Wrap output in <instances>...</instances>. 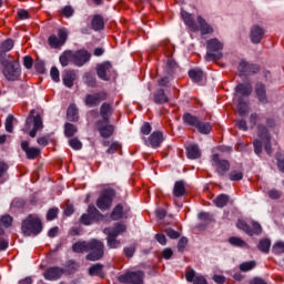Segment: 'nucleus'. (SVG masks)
I'll return each instance as SVG.
<instances>
[{
    "instance_id": "1",
    "label": "nucleus",
    "mask_w": 284,
    "mask_h": 284,
    "mask_svg": "<svg viewBox=\"0 0 284 284\" xmlns=\"http://www.w3.org/2000/svg\"><path fill=\"white\" fill-rule=\"evenodd\" d=\"M43 231L41 217L37 214H29L21 223V232L24 236H38Z\"/></svg>"
},
{
    "instance_id": "2",
    "label": "nucleus",
    "mask_w": 284,
    "mask_h": 284,
    "mask_svg": "<svg viewBox=\"0 0 284 284\" xmlns=\"http://www.w3.org/2000/svg\"><path fill=\"white\" fill-rule=\"evenodd\" d=\"M257 134L261 140H255L253 142L255 154H261V152H263V145L266 154H272V143H271L272 138L270 136V132L267 131V128L263 125H258Z\"/></svg>"
},
{
    "instance_id": "3",
    "label": "nucleus",
    "mask_w": 284,
    "mask_h": 284,
    "mask_svg": "<svg viewBox=\"0 0 284 284\" xmlns=\"http://www.w3.org/2000/svg\"><path fill=\"white\" fill-rule=\"evenodd\" d=\"M126 230L128 227L125 226V224L121 222L115 223L114 227H105L103 230L104 234H106L108 245L109 247H111V250H116V247H121V241L116 240V236L123 234Z\"/></svg>"
},
{
    "instance_id": "4",
    "label": "nucleus",
    "mask_w": 284,
    "mask_h": 284,
    "mask_svg": "<svg viewBox=\"0 0 284 284\" xmlns=\"http://www.w3.org/2000/svg\"><path fill=\"white\" fill-rule=\"evenodd\" d=\"M31 128L32 130L30 131ZM39 130H43V119H41V114L37 113V110L32 109L26 120V124L22 131L29 132V136H31V139H34Z\"/></svg>"
},
{
    "instance_id": "5",
    "label": "nucleus",
    "mask_w": 284,
    "mask_h": 284,
    "mask_svg": "<svg viewBox=\"0 0 284 284\" xmlns=\"http://www.w3.org/2000/svg\"><path fill=\"white\" fill-rule=\"evenodd\" d=\"M0 63L3 67L2 74L7 81H17V79L21 77V68L19 67V62L10 61L0 55Z\"/></svg>"
},
{
    "instance_id": "6",
    "label": "nucleus",
    "mask_w": 284,
    "mask_h": 284,
    "mask_svg": "<svg viewBox=\"0 0 284 284\" xmlns=\"http://www.w3.org/2000/svg\"><path fill=\"white\" fill-rule=\"evenodd\" d=\"M182 119L185 125L195 128L200 134H210L212 132V124L210 122H203L197 116L192 115V113H184Z\"/></svg>"
},
{
    "instance_id": "7",
    "label": "nucleus",
    "mask_w": 284,
    "mask_h": 284,
    "mask_svg": "<svg viewBox=\"0 0 284 284\" xmlns=\"http://www.w3.org/2000/svg\"><path fill=\"white\" fill-rule=\"evenodd\" d=\"M206 55L205 61H219L223 59V42L213 38L206 41Z\"/></svg>"
},
{
    "instance_id": "8",
    "label": "nucleus",
    "mask_w": 284,
    "mask_h": 284,
    "mask_svg": "<svg viewBox=\"0 0 284 284\" xmlns=\"http://www.w3.org/2000/svg\"><path fill=\"white\" fill-rule=\"evenodd\" d=\"M88 252L87 261H101L105 252V246L103 245V242L93 239L89 241Z\"/></svg>"
},
{
    "instance_id": "9",
    "label": "nucleus",
    "mask_w": 284,
    "mask_h": 284,
    "mask_svg": "<svg viewBox=\"0 0 284 284\" xmlns=\"http://www.w3.org/2000/svg\"><path fill=\"white\" fill-rule=\"evenodd\" d=\"M114 196H116L114 189H105L101 192L100 196L97 200V207L102 211L110 210V207H112Z\"/></svg>"
},
{
    "instance_id": "10",
    "label": "nucleus",
    "mask_w": 284,
    "mask_h": 284,
    "mask_svg": "<svg viewBox=\"0 0 284 284\" xmlns=\"http://www.w3.org/2000/svg\"><path fill=\"white\" fill-rule=\"evenodd\" d=\"M212 166L219 176H225L230 172V161L222 159L217 153L212 155Z\"/></svg>"
},
{
    "instance_id": "11",
    "label": "nucleus",
    "mask_w": 284,
    "mask_h": 284,
    "mask_svg": "<svg viewBox=\"0 0 284 284\" xmlns=\"http://www.w3.org/2000/svg\"><path fill=\"white\" fill-rule=\"evenodd\" d=\"M236 227L245 232L248 236H258L263 232V227L257 222H252L251 225L243 220H239L236 223Z\"/></svg>"
},
{
    "instance_id": "12",
    "label": "nucleus",
    "mask_w": 284,
    "mask_h": 284,
    "mask_svg": "<svg viewBox=\"0 0 284 284\" xmlns=\"http://www.w3.org/2000/svg\"><path fill=\"white\" fill-rule=\"evenodd\" d=\"M108 100V92L100 91L97 93H89L84 98V104L88 108H99L101 105L102 101Z\"/></svg>"
},
{
    "instance_id": "13",
    "label": "nucleus",
    "mask_w": 284,
    "mask_h": 284,
    "mask_svg": "<svg viewBox=\"0 0 284 284\" xmlns=\"http://www.w3.org/2000/svg\"><path fill=\"white\" fill-rule=\"evenodd\" d=\"M143 278H145V273L142 271L128 272L119 276L120 283L124 284H143Z\"/></svg>"
},
{
    "instance_id": "14",
    "label": "nucleus",
    "mask_w": 284,
    "mask_h": 284,
    "mask_svg": "<svg viewBox=\"0 0 284 284\" xmlns=\"http://www.w3.org/2000/svg\"><path fill=\"white\" fill-rule=\"evenodd\" d=\"M95 72L101 81H110L112 78V72H114V68L110 61H104L97 64Z\"/></svg>"
},
{
    "instance_id": "15",
    "label": "nucleus",
    "mask_w": 284,
    "mask_h": 284,
    "mask_svg": "<svg viewBox=\"0 0 284 284\" xmlns=\"http://www.w3.org/2000/svg\"><path fill=\"white\" fill-rule=\"evenodd\" d=\"M65 41H68V31L65 29H59L58 37L55 34H51L48 39L50 48L54 49H59L61 45H64Z\"/></svg>"
},
{
    "instance_id": "16",
    "label": "nucleus",
    "mask_w": 284,
    "mask_h": 284,
    "mask_svg": "<svg viewBox=\"0 0 284 284\" xmlns=\"http://www.w3.org/2000/svg\"><path fill=\"white\" fill-rule=\"evenodd\" d=\"M130 217V206L125 203H119L114 206L113 211L111 212L112 221H121V219H129Z\"/></svg>"
},
{
    "instance_id": "17",
    "label": "nucleus",
    "mask_w": 284,
    "mask_h": 284,
    "mask_svg": "<svg viewBox=\"0 0 284 284\" xmlns=\"http://www.w3.org/2000/svg\"><path fill=\"white\" fill-rule=\"evenodd\" d=\"M95 130H98L102 139H110L114 134V125L105 123L103 120L95 122Z\"/></svg>"
},
{
    "instance_id": "18",
    "label": "nucleus",
    "mask_w": 284,
    "mask_h": 284,
    "mask_svg": "<svg viewBox=\"0 0 284 284\" xmlns=\"http://www.w3.org/2000/svg\"><path fill=\"white\" fill-rule=\"evenodd\" d=\"M21 150L26 153L27 159L30 161H34L38 156H41V149L30 146V142L22 141L21 142Z\"/></svg>"
},
{
    "instance_id": "19",
    "label": "nucleus",
    "mask_w": 284,
    "mask_h": 284,
    "mask_svg": "<svg viewBox=\"0 0 284 284\" xmlns=\"http://www.w3.org/2000/svg\"><path fill=\"white\" fill-rule=\"evenodd\" d=\"M90 59H92V54L88 50H79L73 53V63L78 65V68L85 65Z\"/></svg>"
},
{
    "instance_id": "20",
    "label": "nucleus",
    "mask_w": 284,
    "mask_h": 284,
    "mask_svg": "<svg viewBox=\"0 0 284 284\" xmlns=\"http://www.w3.org/2000/svg\"><path fill=\"white\" fill-rule=\"evenodd\" d=\"M161 48L164 51V54L166 57H169L168 61H166V65L169 68H175L176 67V62H174V60H172V54H174V45L170 43L169 40H164L163 42H161Z\"/></svg>"
},
{
    "instance_id": "21",
    "label": "nucleus",
    "mask_w": 284,
    "mask_h": 284,
    "mask_svg": "<svg viewBox=\"0 0 284 284\" xmlns=\"http://www.w3.org/2000/svg\"><path fill=\"white\" fill-rule=\"evenodd\" d=\"M185 278L187 283L193 284H207V280L203 275H196V271L192 267L186 268Z\"/></svg>"
},
{
    "instance_id": "22",
    "label": "nucleus",
    "mask_w": 284,
    "mask_h": 284,
    "mask_svg": "<svg viewBox=\"0 0 284 284\" xmlns=\"http://www.w3.org/2000/svg\"><path fill=\"white\" fill-rule=\"evenodd\" d=\"M43 276L45 281H59L63 276V268L57 266L50 267L44 271Z\"/></svg>"
},
{
    "instance_id": "23",
    "label": "nucleus",
    "mask_w": 284,
    "mask_h": 284,
    "mask_svg": "<svg viewBox=\"0 0 284 284\" xmlns=\"http://www.w3.org/2000/svg\"><path fill=\"white\" fill-rule=\"evenodd\" d=\"M145 143L153 149L161 148V143H163V132L154 131Z\"/></svg>"
},
{
    "instance_id": "24",
    "label": "nucleus",
    "mask_w": 284,
    "mask_h": 284,
    "mask_svg": "<svg viewBox=\"0 0 284 284\" xmlns=\"http://www.w3.org/2000/svg\"><path fill=\"white\" fill-rule=\"evenodd\" d=\"M181 18L192 32H199V24L194 20V16L187 13V11H181Z\"/></svg>"
},
{
    "instance_id": "25",
    "label": "nucleus",
    "mask_w": 284,
    "mask_h": 284,
    "mask_svg": "<svg viewBox=\"0 0 284 284\" xmlns=\"http://www.w3.org/2000/svg\"><path fill=\"white\" fill-rule=\"evenodd\" d=\"M265 36V30L260 26H253L251 28V41L252 43H261L263 41V37Z\"/></svg>"
},
{
    "instance_id": "26",
    "label": "nucleus",
    "mask_w": 284,
    "mask_h": 284,
    "mask_svg": "<svg viewBox=\"0 0 284 284\" xmlns=\"http://www.w3.org/2000/svg\"><path fill=\"white\" fill-rule=\"evenodd\" d=\"M197 27L199 32H201L202 37H205V34H212L214 32V28L203 19V17L197 16Z\"/></svg>"
},
{
    "instance_id": "27",
    "label": "nucleus",
    "mask_w": 284,
    "mask_h": 284,
    "mask_svg": "<svg viewBox=\"0 0 284 284\" xmlns=\"http://www.w3.org/2000/svg\"><path fill=\"white\" fill-rule=\"evenodd\" d=\"M12 223H14V217H12L10 214L0 216V236L6 234V230L12 227Z\"/></svg>"
},
{
    "instance_id": "28",
    "label": "nucleus",
    "mask_w": 284,
    "mask_h": 284,
    "mask_svg": "<svg viewBox=\"0 0 284 284\" xmlns=\"http://www.w3.org/2000/svg\"><path fill=\"white\" fill-rule=\"evenodd\" d=\"M62 81L65 88H72L74 85V81H77V72L72 70L64 71L62 75Z\"/></svg>"
},
{
    "instance_id": "29",
    "label": "nucleus",
    "mask_w": 284,
    "mask_h": 284,
    "mask_svg": "<svg viewBox=\"0 0 284 284\" xmlns=\"http://www.w3.org/2000/svg\"><path fill=\"white\" fill-rule=\"evenodd\" d=\"M91 27H92V30H94L95 32H100V30H105V21L103 20V16L101 14L93 16L91 20Z\"/></svg>"
},
{
    "instance_id": "30",
    "label": "nucleus",
    "mask_w": 284,
    "mask_h": 284,
    "mask_svg": "<svg viewBox=\"0 0 284 284\" xmlns=\"http://www.w3.org/2000/svg\"><path fill=\"white\" fill-rule=\"evenodd\" d=\"M255 94L260 103H267V91L265 90V84L258 82L255 85Z\"/></svg>"
},
{
    "instance_id": "31",
    "label": "nucleus",
    "mask_w": 284,
    "mask_h": 284,
    "mask_svg": "<svg viewBox=\"0 0 284 284\" xmlns=\"http://www.w3.org/2000/svg\"><path fill=\"white\" fill-rule=\"evenodd\" d=\"M236 94L240 97H250L252 94V83H240L235 87Z\"/></svg>"
},
{
    "instance_id": "32",
    "label": "nucleus",
    "mask_w": 284,
    "mask_h": 284,
    "mask_svg": "<svg viewBox=\"0 0 284 284\" xmlns=\"http://www.w3.org/2000/svg\"><path fill=\"white\" fill-rule=\"evenodd\" d=\"M173 196H175V199L185 196V182H183V180L176 181L174 183Z\"/></svg>"
},
{
    "instance_id": "33",
    "label": "nucleus",
    "mask_w": 284,
    "mask_h": 284,
    "mask_svg": "<svg viewBox=\"0 0 284 284\" xmlns=\"http://www.w3.org/2000/svg\"><path fill=\"white\" fill-rule=\"evenodd\" d=\"M153 101L154 103H156V105H163L164 103H168L170 99L168 98L163 89H159L153 94Z\"/></svg>"
},
{
    "instance_id": "34",
    "label": "nucleus",
    "mask_w": 284,
    "mask_h": 284,
    "mask_svg": "<svg viewBox=\"0 0 284 284\" xmlns=\"http://www.w3.org/2000/svg\"><path fill=\"white\" fill-rule=\"evenodd\" d=\"M100 114L104 123H110V114H112V105H110L109 103H103L100 108Z\"/></svg>"
},
{
    "instance_id": "35",
    "label": "nucleus",
    "mask_w": 284,
    "mask_h": 284,
    "mask_svg": "<svg viewBox=\"0 0 284 284\" xmlns=\"http://www.w3.org/2000/svg\"><path fill=\"white\" fill-rule=\"evenodd\" d=\"M186 154L189 159H201V150L196 144H189L186 146Z\"/></svg>"
},
{
    "instance_id": "36",
    "label": "nucleus",
    "mask_w": 284,
    "mask_h": 284,
    "mask_svg": "<svg viewBox=\"0 0 284 284\" xmlns=\"http://www.w3.org/2000/svg\"><path fill=\"white\" fill-rule=\"evenodd\" d=\"M14 48V41L12 39H7L0 44V57L6 59V52H10Z\"/></svg>"
},
{
    "instance_id": "37",
    "label": "nucleus",
    "mask_w": 284,
    "mask_h": 284,
    "mask_svg": "<svg viewBox=\"0 0 284 284\" xmlns=\"http://www.w3.org/2000/svg\"><path fill=\"white\" fill-rule=\"evenodd\" d=\"M89 247H90V242H75L72 245V250L73 252H75L77 254H83V252H89Z\"/></svg>"
},
{
    "instance_id": "38",
    "label": "nucleus",
    "mask_w": 284,
    "mask_h": 284,
    "mask_svg": "<svg viewBox=\"0 0 284 284\" xmlns=\"http://www.w3.org/2000/svg\"><path fill=\"white\" fill-rule=\"evenodd\" d=\"M189 77L194 83H201L203 81V71L201 69H191Z\"/></svg>"
},
{
    "instance_id": "39",
    "label": "nucleus",
    "mask_w": 284,
    "mask_h": 284,
    "mask_svg": "<svg viewBox=\"0 0 284 284\" xmlns=\"http://www.w3.org/2000/svg\"><path fill=\"white\" fill-rule=\"evenodd\" d=\"M270 247H272V241L270 239H262L257 244V250L263 254H270Z\"/></svg>"
},
{
    "instance_id": "40",
    "label": "nucleus",
    "mask_w": 284,
    "mask_h": 284,
    "mask_svg": "<svg viewBox=\"0 0 284 284\" xmlns=\"http://www.w3.org/2000/svg\"><path fill=\"white\" fill-rule=\"evenodd\" d=\"M67 116L69 121H79V109H77V104H70L67 111Z\"/></svg>"
},
{
    "instance_id": "41",
    "label": "nucleus",
    "mask_w": 284,
    "mask_h": 284,
    "mask_svg": "<svg viewBox=\"0 0 284 284\" xmlns=\"http://www.w3.org/2000/svg\"><path fill=\"white\" fill-rule=\"evenodd\" d=\"M213 203L216 207H225L230 203V196L227 194H220L214 199Z\"/></svg>"
},
{
    "instance_id": "42",
    "label": "nucleus",
    "mask_w": 284,
    "mask_h": 284,
    "mask_svg": "<svg viewBox=\"0 0 284 284\" xmlns=\"http://www.w3.org/2000/svg\"><path fill=\"white\" fill-rule=\"evenodd\" d=\"M230 181H243V168L232 169L229 173Z\"/></svg>"
},
{
    "instance_id": "43",
    "label": "nucleus",
    "mask_w": 284,
    "mask_h": 284,
    "mask_svg": "<svg viewBox=\"0 0 284 284\" xmlns=\"http://www.w3.org/2000/svg\"><path fill=\"white\" fill-rule=\"evenodd\" d=\"M90 276H100L103 278V265L102 264H94L89 268Z\"/></svg>"
},
{
    "instance_id": "44",
    "label": "nucleus",
    "mask_w": 284,
    "mask_h": 284,
    "mask_svg": "<svg viewBox=\"0 0 284 284\" xmlns=\"http://www.w3.org/2000/svg\"><path fill=\"white\" fill-rule=\"evenodd\" d=\"M14 121H17L14 115L9 114L7 116L6 122H4L6 132H9L10 134H12L14 132Z\"/></svg>"
},
{
    "instance_id": "45",
    "label": "nucleus",
    "mask_w": 284,
    "mask_h": 284,
    "mask_svg": "<svg viewBox=\"0 0 284 284\" xmlns=\"http://www.w3.org/2000/svg\"><path fill=\"white\" fill-rule=\"evenodd\" d=\"M70 59L74 60V55L72 53V51H64L61 55H60V63L63 68L68 67L70 64Z\"/></svg>"
},
{
    "instance_id": "46",
    "label": "nucleus",
    "mask_w": 284,
    "mask_h": 284,
    "mask_svg": "<svg viewBox=\"0 0 284 284\" xmlns=\"http://www.w3.org/2000/svg\"><path fill=\"white\" fill-rule=\"evenodd\" d=\"M83 81L89 88H97V77H94V74L85 73L83 77Z\"/></svg>"
},
{
    "instance_id": "47",
    "label": "nucleus",
    "mask_w": 284,
    "mask_h": 284,
    "mask_svg": "<svg viewBox=\"0 0 284 284\" xmlns=\"http://www.w3.org/2000/svg\"><path fill=\"white\" fill-rule=\"evenodd\" d=\"M79 130L77 129V125L72 123H65L64 125V134L70 139L71 136H74Z\"/></svg>"
},
{
    "instance_id": "48",
    "label": "nucleus",
    "mask_w": 284,
    "mask_h": 284,
    "mask_svg": "<svg viewBox=\"0 0 284 284\" xmlns=\"http://www.w3.org/2000/svg\"><path fill=\"white\" fill-rule=\"evenodd\" d=\"M87 214L90 215V217L93 221H99V217L101 216V212L98 211L97 206L90 204L88 210H87Z\"/></svg>"
},
{
    "instance_id": "49",
    "label": "nucleus",
    "mask_w": 284,
    "mask_h": 284,
    "mask_svg": "<svg viewBox=\"0 0 284 284\" xmlns=\"http://www.w3.org/2000/svg\"><path fill=\"white\" fill-rule=\"evenodd\" d=\"M250 67H251L250 63L245 61H241L239 64L240 74H242L243 77H250Z\"/></svg>"
},
{
    "instance_id": "50",
    "label": "nucleus",
    "mask_w": 284,
    "mask_h": 284,
    "mask_svg": "<svg viewBox=\"0 0 284 284\" xmlns=\"http://www.w3.org/2000/svg\"><path fill=\"white\" fill-rule=\"evenodd\" d=\"M256 267V262L250 261V262H244L240 264V271L241 272H252Z\"/></svg>"
},
{
    "instance_id": "51",
    "label": "nucleus",
    "mask_w": 284,
    "mask_h": 284,
    "mask_svg": "<svg viewBox=\"0 0 284 284\" xmlns=\"http://www.w3.org/2000/svg\"><path fill=\"white\" fill-rule=\"evenodd\" d=\"M248 110H250V108L247 106V102L240 100L239 104H237V112H239L240 116H245V114H247Z\"/></svg>"
},
{
    "instance_id": "52",
    "label": "nucleus",
    "mask_w": 284,
    "mask_h": 284,
    "mask_svg": "<svg viewBox=\"0 0 284 284\" xmlns=\"http://www.w3.org/2000/svg\"><path fill=\"white\" fill-rule=\"evenodd\" d=\"M229 243L235 247H245V245H247V243H245L241 237L234 236L229 239Z\"/></svg>"
},
{
    "instance_id": "53",
    "label": "nucleus",
    "mask_w": 284,
    "mask_h": 284,
    "mask_svg": "<svg viewBox=\"0 0 284 284\" xmlns=\"http://www.w3.org/2000/svg\"><path fill=\"white\" fill-rule=\"evenodd\" d=\"M8 170H9L8 164L3 161H0V183L6 182V179H3V176H6V174H8Z\"/></svg>"
},
{
    "instance_id": "54",
    "label": "nucleus",
    "mask_w": 284,
    "mask_h": 284,
    "mask_svg": "<svg viewBox=\"0 0 284 284\" xmlns=\"http://www.w3.org/2000/svg\"><path fill=\"white\" fill-rule=\"evenodd\" d=\"M275 159L277 161V168H278L280 172L284 173V153H282V152L276 153Z\"/></svg>"
},
{
    "instance_id": "55",
    "label": "nucleus",
    "mask_w": 284,
    "mask_h": 284,
    "mask_svg": "<svg viewBox=\"0 0 284 284\" xmlns=\"http://www.w3.org/2000/svg\"><path fill=\"white\" fill-rule=\"evenodd\" d=\"M50 77L54 83H59L61 81L59 69L57 67H52L50 70Z\"/></svg>"
},
{
    "instance_id": "56",
    "label": "nucleus",
    "mask_w": 284,
    "mask_h": 284,
    "mask_svg": "<svg viewBox=\"0 0 284 284\" xmlns=\"http://www.w3.org/2000/svg\"><path fill=\"white\" fill-rule=\"evenodd\" d=\"M69 145L70 148H72L73 150H81L83 148V144L81 143V141H79V139L73 138L69 140Z\"/></svg>"
},
{
    "instance_id": "57",
    "label": "nucleus",
    "mask_w": 284,
    "mask_h": 284,
    "mask_svg": "<svg viewBox=\"0 0 284 284\" xmlns=\"http://www.w3.org/2000/svg\"><path fill=\"white\" fill-rule=\"evenodd\" d=\"M80 223H82V225H92L94 220H92L88 213H83L80 217Z\"/></svg>"
},
{
    "instance_id": "58",
    "label": "nucleus",
    "mask_w": 284,
    "mask_h": 284,
    "mask_svg": "<svg viewBox=\"0 0 284 284\" xmlns=\"http://www.w3.org/2000/svg\"><path fill=\"white\" fill-rule=\"evenodd\" d=\"M187 247V237H181L178 242V252H185Z\"/></svg>"
},
{
    "instance_id": "59",
    "label": "nucleus",
    "mask_w": 284,
    "mask_h": 284,
    "mask_svg": "<svg viewBox=\"0 0 284 284\" xmlns=\"http://www.w3.org/2000/svg\"><path fill=\"white\" fill-rule=\"evenodd\" d=\"M59 216V209H50L47 213V221H54Z\"/></svg>"
},
{
    "instance_id": "60",
    "label": "nucleus",
    "mask_w": 284,
    "mask_h": 284,
    "mask_svg": "<svg viewBox=\"0 0 284 284\" xmlns=\"http://www.w3.org/2000/svg\"><path fill=\"white\" fill-rule=\"evenodd\" d=\"M165 234H166V236H169V239H173V240L181 237V233H179L178 231H175L173 229H166Z\"/></svg>"
},
{
    "instance_id": "61",
    "label": "nucleus",
    "mask_w": 284,
    "mask_h": 284,
    "mask_svg": "<svg viewBox=\"0 0 284 284\" xmlns=\"http://www.w3.org/2000/svg\"><path fill=\"white\" fill-rule=\"evenodd\" d=\"M121 150V144L119 142L111 143L110 148L106 150L108 154H114Z\"/></svg>"
},
{
    "instance_id": "62",
    "label": "nucleus",
    "mask_w": 284,
    "mask_h": 284,
    "mask_svg": "<svg viewBox=\"0 0 284 284\" xmlns=\"http://www.w3.org/2000/svg\"><path fill=\"white\" fill-rule=\"evenodd\" d=\"M274 254H284V242H277L273 246Z\"/></svg>"
},
{
    "instance_id": "63",
    "label": "nucleus",
    "mask_w": 284,
    "mask_h": 284,
    "mask_svg": "<svg viewBox=\"0 0 284 284\" xmlns=\"http://www.w3.org/2000/svg\"><path fill=\"white\" fill-rule=\"evenodd\" d=\"M33 63H34V60H32V57L27 55L23 58V65L24 68H27V70H31Z\"/></svg>"
},
{
    "instance_id": "64",
    "label": "nucleus",
    "mask_w": 284,
    "mask_h": 284,
    "mask_svg": "<svg viewBox=\"0 0 284 284\" xmlns=\"http://www.w3.org/2000/svg\"><path fill=\"white\" fill-rule=\"evenodd\" d=\"M152 132V125L149 122H144V124L141 126V133L148 136Z\"/></svg>"
}]
</instances>
